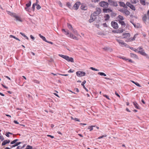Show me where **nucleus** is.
<instances>
[{
  "instance_id": "f257e3e1",
  "label": "nucleus",
  "mask_w": 149,
  "mask_h": 149,
  "mask_svg": "<svg viewBox=\"0 0 149 149\" xmlns=\"http://www.w3.org/2000/svg\"><path fill=\"white\" fill-rule=\"evenodd\" d=\"M7 12L8 15L13 16V17H15L17 21H18L20 22H22V21L21 18L19 16H17L16 14L12 13L9 11H7Z\"/></svg>"
},
{
  "instance_id": "f03ea898",
  "label": "nucleus",
  "mask_w": 149,
  "mask_h": 149,
  "mask_svg": "<svg viewBox=\"0 0 149 149\" xmlns=\"http://www.w3.org/2000/svg\"><path fill=\"white\" fill-rule=\"evenodd\" d=\"M66 34L68 37H70L71 38L77 40H79L78 38L76 36H74L71 33H70L69 32L68 30H67V31H66Z\"/></svg>"
},
{
  "instance_id": "7ed1b4c3",
  "label": "nucleus",
  "mask_w": 149,
  "mask_h": 149,
  "mask_svg": "<svg viewBox=\"0 0 149 149\" xmlns=\"http://www.w3.org/2000/svg\"><path fill=\"white\" fill-rule=\"evenodd\" d=\"M109 5L108 3L104 1H102L99 3L100 6L101 7L104 8H108Z\"/></svg>"
},
{
  "instance_id": "20e7f679",
  "label": "nucleus",
  "mask_w": 149,
  "mask_h": 149,
  "mask_svg": "<svg viewBox=\"0 0 149 149\" xmlns=\"http://www.w3.org/2000/svg\"><path fill=\"white\" fill-rule=\"evenodd\" d=\"M101 12V10L99 8H96V11L93 13V15L94 17L98 15Z\"/></svg>"
},
{
  "instance_id": "39448f33",
  "label": "nucleus",
  "mask_w": 149,
  "mask_h": 149,
  "mask_svg": "<svg viewBox=\"0 0 149 149\" xmlns=\"http://www.w3.org/2000/svg\"><path fill=\"white\" fill-rule=\"evenodd\" d=\"M77 75L78 77L84 76L86 75V73L82 71H78L76 72Z\"/></svg>"
},
{
  "instance_id": "423d86ee",
  "label": "nucleus",
  "mask_w": 149,
  "mask_h": 149,
  "mask_svg": "<svg viewBox=\"0 0 149 149\" xmlns=\"http://www.w3.org/2000/svg\"><path fill=\"white\" fill-rule=\"evenodd\" d=\"M119 11L125 14L126 16L130 14V12L127 10L125 9H121L119 10Z\"/></svg>"
},
{
  "instance_id": "0eeeda50",
  "label": "nucleus",
  "mask_w": 149,
  "mask_h": 149,
  "mask_svg": "<svg viewBox=\"0 0 149 149\" xmlns=\"http://www.w3.org/2000/svg\"><path fill=\"white\" fill-rule=\"evenodd\" d=\"M108 1L110 5L111 6L116 7L118 5L116 1H115L112 0H108Z\"/></svg>"
},
{
  "instance_id": "6e6552de",
  "label": "nucleus",
  "mask_w": 149,
  "mask_h": 149,
  "mask_svg": "<svg viewBox=\"0 0 149 149\" xmlns=\"http://www.w3.org/2000/svg\"><path fill=\"white\" fill-rule=\"evenodd\" d=\"M117 41L119 43V44L121 45L122 46H125L128 47V46L126 43L124 42L123 41L120 40H117Z\"/></svg>"
},
{
  "instance_id": "1a4fd4ad",
  "label": "nucleus",
  "mask_w": 149,
  "mask_h": 149,
  "mask_svg": "<svg viewBox=\"0 0 149 149\" xmlns=\"http://www.w3.org/2000/svg\"><path fill=\"white\" fill-rule=\"evenodd\" d=\"M126 5L127 6L129 7L131 9L134 10H136L134 6L132 5L131 3L128 2H127L126 3Z\"/></svg>"
},
{
  "instance_id": "9d476101",
  "label": "nucleus",
  "mask_w": 149,
  "mask_h": 149,
  "mask_svg": "<svg viewBox=\"0 0 149 149\" xmlns=\"http://www.w3.org/2000/svg\"><path fill=\"white\" fill-rule=\"evenodd\" d=\"M111 24L112 26L115 29H117L118 27V24L116 22L112 21L111 22Z\"/></svg>"
},
{
  "instance_id": "9b49d317",
  "label": "nucleus",
  "mask_w": 149,
  "mask_h": 149,
  "mask_svg": "<svg viewBox=\"0 0 149 149\" xmlns=\"http://www.w3.org/2000/svg\"><path fill=\"white\" fill-rule=\"evenodd\" d=\"M66 60L69 62H71L72 63L74 62L73 58L71 57H70L67 56H66Z\"/></svg>"
},
{
  "instance_id": "f8f14e48",
  "label": "nucleus",
  "mask_w": 149,
  "mask_h": 149,
  "mask_svg": "<svg viewBox=\"0 0 149 149\" xmlns=\"http://www.w3.org/2000/svg\"><path fill=\"white\" fill-rule=\"evenodd\" d=\"M130 34L129 33H125L123 34V37L122 38H128L130 37Z\"/></svg>"
},
{
  "instance_id": "ddd939ff",
  "label": "nucleus",
  "mask_w": 149,
  "mask_h": 149,
  "mask_svg": "<svg viewBox=\"0 0 149 149\" xmlns=\"http://www.w3.org/2000/svg\"><path fill=\"white\" fill-rule=\"evenodd\" d=\"M80 4L81 3L79 1H77L74 4L73 7L75 8V9L77 10L78 8L79 7Z\"/></svg>"
},
{
  "instance_id": "4468645a",
  "label": "nucleus",
  "mask_w": 149,
  "mask_h": 149,
  "mask_svg": "<svg viewBox=\"0 0 149 149\" xmlns=\"http://www.w3.org/2000/svg\"><path fill=\"white\" fill-rule=\"evenodd\" d=\"M105 51L111 52L113 50L111 48H110L109 47H105L102 48Z\"/></svg>"
},
{
  "instance_id": "2eb2a0df",
  "label": "nucleus",
  "mask_w": 149,
  "mask_h": 149,
  "mask_svg": "<svg viewBox=\"0 0 149 149\" xmlns=\"http://www.w3.org/2000/svg\"><path fill=\"white\" fill-rule=\"evenodd\" d=\"M103 12L104 13H109L112 12V10L110 8H103Z\"/></svg>"
},
{
  "instance_id": "dca6fc26",
  "label": "nucleus",
  "mask_w": 149,
  "mask_h": 149,
  "mask_svg": "<svg viewBox=\"0 0 149 149\" xmlns=\"http://www.w3.org/2000/svg\"><path fill=\"white\" fill-rule=\"evenodd\" d=\"M119 3L120 4V6H122L125 8H127V6L122 1H119Z\"/></svg>"
},
{
  "instance_id": "f3484780",
  "label": "nucleus",
  "mask_w": 149,
  "mask_h": 149,
  "mask_svg": "<svg viewBox=\"0 0 149 149\" xmlns=\"http://www.w3.org/2000/svg\"><path fill=\"white\" fill-rule=\"evenodd\" d=\"M93 14L91 15L90 19H89V21L90 23H91L94 21L95 17L94 18L93 17Z\"/></svg>"
},
{
  "instance_id": "a211bd4d",
  "label": "nucleus",
  "mask_w": 149,
  "mask_h": 149,
  "mask_svg": "<svg viewBox=\"0 0 149 149\" xmlns=\"http://www.w3.org/2000/svg\"><path fill=\"white\" fill-rule=\"evenodd\" d=\"M10 142V141L9 140H5L2 142V145L4 146L7 143H9Z\"/></svg>"
},
{
  "instance_id": "6ab92c4d",
  "label": "nucleus",
  "mask_w": 149,
  "mask_h": 149,
  "mask_svg": "<svg viewBox=\"0 0 149 149\" xmlns=\"http://www.w3.org/2000/svg\"><path fill=\"white\" fill-rule=\"evenodd\" d=\"M86 83V81L85 80H84L81 83V85L83 86V88H84L85 90L86 91H87V92H88V90L87 89V88H86L85 86H84V84Z\"/></svg>"
},
{
  "instance_id": "aec40b11",
  "label": "nucleus",
  "mask_w": 149,
  "mask_h": 149,
  "mask_svg": "<svg viewBox=\"0 0 149 149\" xmlns=\"http://www.w3.org/2000/svg\"><path fill=\"white\" fill-rule=\"evenodd\" d=\"M21 143V142H16L15 144L13 145H12L10 146L11 148H13L14 147H15L18 146V145H19Z\"/></svg>"
},
{
  "instance_id": "412c9836",
  "label": "nucleus",
  "mask_w": 149,
  "mask_h": 149,
  "mask_svg": "<svg viewBox=\"0 0 149 149\" xmlns=\"http://www.w3.org/2000/svg\"><path fill=\"white\" fill-rule=\"evenodd\" d=\"M138 52L140 53L141 54L144 56H146L147 55V54L143 50L139 51Z\"/></svg>"
},
{
  "instance_id": "4be33fe9",
  "label": "nucleus",
  "mask_w": 149,
  "mask_h": 149,
  "mask_svg": "<svg viewBox=\"0 0 149 149\" xmlns=\"http://www.w3.org/2000/svg\"><path fill=\"white\" fill-rule=\"evenodd\" d=\"M117 18L118 19V21L123 20L124 19L123 17L120 15H119L118 16Z\"/></svg>"
},
{
  "instance_id": "5701e85b",
  "label": "nucleus",
  "mask_w": 149,
  "mask_h": 149,
  "mask_svg": "<svg viewBox=\"0 0 149 149\" xmlns=\"http://www.w3.org/2000/svg\"><path fill=\"white\" fill-rule=\"evenodd\" d=\"M67 26L68 28L69 29L70 31H72L73 30V28L72 27V25L69 23H67Z\"/></svg>"
},
{
  "instance_id": "b1692460",
  "label": "nucleus",
  "mask_w": 149,
  "mask_h": 149,
  "mask_svg": "<svg viewBox=\"0 0 149 149\" xmlns=\"http://www.w3.org/2000/svg\"><path fill=\"white\" fill-rule=\"evenodd\" d=\"M104 18H105V21H107L108 20H109L110 18L108 14H106L104 16Z\"/></svg>"
},
{
  "instance_id": "393cba45",
  "label": "nucleus",
  "mask_w": 149,
  "mask_h": 149,
  "mask_svg": "<svg viewBox=\"0 0 149 149\" xmlns=\"http://www.w3.org/2000/svg\"><path fill=\"white\" fill-rule=\"evenodd\" d=\"M118 22L119 24H120L123 27H125V24L123 20H121L120 21H118Z\"/></svg>"
},
{
  "instance_id": "a878e982",
  "label": "nucleus",
  "mask_w": 149,
  "mask_h": 149,
  "mask_svg": "<svg viewBox=\"0 0 149 149\" xmlns=\"http://www.w3.org/2000/svg\"><path fill=\"white\" fill-rule=\"evenodd\" d=\"M133 104L136 109H139L138 104L136 102H133Z\"/></svg>"
},
{
  "instance_id": "bb28decb",
  "label": "nucleus",
  "mask_w": 149,
  "mask_h": 149,
  "mask_svg": "<svg viewBox=\"0 0 149 149\" xmlns=\"http://www.w3.org/2000/svg\"><path fill=\"white\" fill-rule=\"evenodd\" d=\"M123 31V29L119 28L116 31V33H122Z\"/></svg>"
},
{
  "instance_id": "cd10ccee",
  "label": "nucleus",
  "mask_w": 149,
  "mask_h": 149,
  "mask_svg": "<svg viewBox=\"0 0 149 149\" xmlns=\"http://www.w3.org/2000/svg\"><path fill=\"white\" fill-rule=\"evenodd\" d=\"M148 18V16L147 15V14H145L144 15V16L143 17V20L144 22H146V19L147 18Z\"/></svg>"
},
{
  "instance_id": "c85d7f7f",
  "label": "nucleus",
  "mask_w": 149,
  "mask_h": 149,
  "mask_svg": "<svg viewBox=\"0 0 149 149\" xmlns=\"http://www.w3.org/2000/svg\"><path fill=\"white\" fill-rule=\"evenodd\" d=\"M130 54V56L132 57L135 58H138L137 56L135 54L131 53Z\"/></svg>"
},
{
  "instance_id": "c756f323",
  "label": "nucleus",
  "mask_w": 149,
  "mask_h": 149,
  "mask_svg": "<svg viewBox=\"0 0 149 149\" xmlns=\"http://www.w3.org/2000/svg\"><path fill=\"white\" fill-rule=\"evenodd\" d=\"M145 1L146 0H139L140 3L141 5L143 6L146 5Z\"/></svg>"
},
{
  "instance_id": "7c9ffc66",
  "label": "nucleus",
  "mask_w": 149,
  "mask_h": 149,
  "mask_svg": "<svg viewBox=\"0 0 149 149\" xmlns=\"http://www.w3.org/2000/svg\"><path fill=\"white\" fill-rule=\"evenodd\" d=\"M39 36L42 39L43 41L45 42L47 40H46V38L45 37L41 35L40 34H39Z\"/></svg>"
},
{
  "instance_id": "2f4dec72",
  "label": "nucleus",
  "mask_w": 149,
  "mask_h": 149,
  "mask_svg": "<svg viewBox=\"0 0 149 149\" xmlns=\"http://www.w3.org/2000/svg\"><path fill=\"white\" fill-rule=\"evenodd\" d=\"M135 40V39L134 38H129V39L126 40L125 41L126 42H131V41H132L133 40Z\"/></svg>"
},
{
  "instance_id": "473e14b6",
  "label": "nucleus",
  "mask_w": 149,
  "mask_h": 149,
  "mask_svg": "<svg viewBox=\"0 0 149 149\" xmlns=\"http://www.w3.org/2000/svg\"><path fill=\"white\" fill-rule=\"evenodd\" d=\"M98 74H99V75H100L101 76H106V74H105L104 73H103V72H99L98 73Z\"/></svg>"
},
{
  "instance_id": "72a5a7b5",
  "label": "nucleus",
  "mask_w": 149,
  "mask_h": 149,
  "mask_svg": "<svg viewBox=\"0 0 149 149\" xmlns=\"http://www.w3.org/2000/svg\"><path fill=\"white\" fill-rule=\"evenodd\" d=\"M10 38H14V39H15L16 40H17L19 41H20V40L18 38L12 35H10Z\"/></svg>"
},
{
  "instance_id": "f704fd0d",
  "label": "nucleus",
  "mask_w": 149,
  "mask_h": 149,
  "mask_svg": "<svg viewBox=\"0 0 149 149\" xmlns=\"http://www.w3.org/2000/svg\"><path fill=\"white\" fill-rule=\"evenodd\" d=\"M20 34L24 37H25L26 39L28 40H29V38L26 36L24 33H23L22 32H20Z\"/></svg>"
},
{
  "instance_id": "c9c22d12",
  "label": "nucleus",
  "mask_w": 149,
  "mask_h": 149,
  "mask_svg": "<svg viewBox=\"0 0 149 149\" xmlns=\"http://www.w3.org/2000/svg\"><path fill=\"white\" fill-rule=\"evenodd\" d=\"M36 5V3H33L32 7V10L33 11H34L35 9V6Z\"/></svg>"
},
{
  "instance_id": "e433bc0d",
  "label": "nucleus",
  "mask_w": 149,
  "mask_h": 149,
  "mask_svg": "<svg viewBox=\"0 0 149 149\" xmlns=\"http://www.w3.org/2000/svg\"><path fill=\"white\" fill-rule=\"evenodd\" d=\"M93 127H95V126H93V125L89 126L88 127V129H89L90 131H91L93 130Z\"/></svg>"
},
{
  "instance_id": "4c0bfd02",
  "label": "nucleus",
  "mask_w": 149,
  "mask_h": 149,
  "mask_svg": "<svg viewBox=\"0 0 149 149\" xmlns=\"http://www.w3.org/2000/svg\"><path fill=\"white\" fill-rule=\"evenodd\" d=\"M111 17H115L116 15V14L114 12H113V11H112V12H111Z\"/></svg>"
},
{
  "instance_id": "58836bf2",
  "label": "nucleus",
  "mask_w": 149,
  "mask_h": 149,
  "mask_svg": "<svg viewBox=\"0 0 149 149\" xmlns=\"http://www.w3.org/2000/svg\"><path fill=\"white\" fill-rule=\"evenodd\" d=\"M31 4V1H29V3L27 4H26V6H27V7H30Z\"/></svg>"
},
{
  "instance_id": "ea45409f",
  "label": "nucleus",
  "mask_w": 149,
  "mask_h": 149,
  "mask_svg": "<svg viewBox=\"0 0 149 149\" xmlns=\"http://www.w3.org/2000/svg\"><path fill=\"white\" fill-rule=\"evenodd\" d=\"M130 48L132 50H133L135 52H138V49H134V48H133V47H130Z\"/></svg>"
},
{
  "instance_id": "a19ab883",
  "label": "nucleus",
  "mask_w": 149,
  "mask_h": 149,
  "mask_svg": "<svg viewBox=\"0 0 149 149\" xmlns=\"http://www.w3.org/2000/svg\"><path fill=\"white\" fill-rule=\"evenodd\" d=\"M90 69L93 70H94V71H98L99 70V69H96L93 67H91L90 68Z\"/></svg>"
},
{
  "instance_id": "79ce46f5",
  "label": "nucleus",
  "mask_w": 149,
  "mask_h": 149,
  "mask_svg": "<svg viewBox=\"0 0 149 149\" xmlns=\"http://www.w3.org/2000/svg\"><path fill=\"white\" fill-rule=\"evenodd\" d=\"M72 31H73V33L76 35L77 36H78V34L77 32V31L76 30H72Z\"/></svg>"
},
{
  "instance_id": "37998d69",
  "label": "nucleus",
  "mask_w": 149,
  "mask_h": 149,
  "mask_svg": "<svg viewBox=\"0 0 149 149\" xmlns=\"http://www.w3.org/2000/svg\"><path fill=\"white\" fill-rule=\"evenodd\" d=\"M36 6H37L36 8L38 10H39L41 8V6L39 4H37Z\"/></svg>"
},
{
  "instance_id": "c03bdc74",
  "label": "nucleus",
  "mask_w": 149,
  "mask_h": 149,
  "mask_svg": "<svg viewBox=\"0 0 149 149\" xmlns=\"http://www.w3.org/2000/svg\"><path fill=\"white\" fill-rule=\"evenodd\" d=\"M67 6L70 8L71 7V6L69 2L67 3Z\"/></svg>"
},
{
  "instance_id": "a18cd8bd",
  "label": "nucleus",
  "mask_w": 149,
  "mask_h": 149,
  "mask_svg": "<svg viewBox=\"0 0 149 149\" xmlns=\"http://www.w3.org/2000/svg\"><path fill=\"white\" fill-rule=\"evenodd\" d=\"M107 136V135H102V136H100V137H99L98 138V139H101V138H103V137H106Z\"/></svg>"
},
{
  "instance_id": "49530a36",
  "label": "nucleus",
  "mask_w": 149,
  "mask_h": 149,
  "mask_svg": "<svg viewBox=\"0 0 149 149\" xmlns=\"http://www.w3.org/2000/svg\"><path fill=\"white\" fill-rule=\"evenodd\" d=\"M59 56L63 58L64 59H65V55H63L62 54H59Z\"/></svg>"
},
{
  "instance_id": "de8ad7c7",
  "label": "nucleus",
  "mask_w": 149,
  "mask_h": 149,
  "mask_svg": "<svg viewBox=\"0 0 149 149\" xmlns=\"http://www.w3.org/2000/svg\"><path fill=\"white\" fill-rule=\"evenodd\" d=\"M103 96L104 97H106L107 99H108L109 100H110V98H109V96L107 95H103Z\"/></svg>"
},
{
  "instance_id": "09e8293b",
  "label": "nucleus",
  "mask_w": 149,
  "mask_h": 149,
  "mask_svg": "<svg viewBox=\"0 0 149 149\" xmlns=\"http://www.w3.org/2000/svg\"><path fill=\"white\" fill-rule=\"evenodd\" d=\"M33 81L35 83H37V84H38L39 83V81H37V80H33Z\"/></svg>"
},
{
  "instance_id": "8fccbe9b",
  "label": "nucleus",
  "mask_w": 149,
  "mask_h": 149,
  "mask_svg": "<svg viewBox=\"0 0 149 149\" xmlns=\"http://www.w3.org/2000/svg\"><path fill=\"white\" fill-rule=\"evenodd\" d=\"M16 142H15V140H14L13 141H11L10 142V144H13L15 143Z\"/></svg>"
},
{
  "instance_id": "3c124183",
  "label": "nucleus",
  "mask_w": 149,
  "mask_h": 149,
  "mask_svg": "<svg viewBox=\"0 0 149 149\" xmlns=\"http://www.w3.org/2000/svg\"><path fill=\"white\" fill-rule=\"evenodd\" d=\"M135 84L136 86H138L139 87H141V85L138 83H137V82H136V83Z\"/></svg>"
},
{
  "instance_id": "603ef678",
  "label": "nucleus",
  "mask_w": 149,
  "mask_h": 149,
  "mask_svg": "<svg viewBox=\"0 0 149 149\" xmlns=\"http://www.w3.org/2000/svg\"><path fill=\"white\" fill-rule=\"evenodd\" d=\"M93 2L96 3V2H98L99 1V0H91Z\"/></svg>"
},
{
  "instance_id": "864d4df0",
  "label": "nucleus",
  "mask_w": 149,
  "mask_h": 149,
  "mask_svg": "<svg viewBox=\"0 0 149 149\" xmlns=\"http://www.w3.org/2000/svg\"><path fill=\"white\" fill-rule=\"evenodd\" d=\"M47 136L50 137L52 139H53V138H54V136L51 135H47Z\"/></svg>"
},
{
  "instance_id": "5fc2aeb1",
  "label": "nucleus",
  "mask_w": 149,
  "mask_h": 149,
  "mask_svg": "<svg viewBox=\"0 0 149 149\" xmlns=\"http://www.w3.org/2000/svg\"><path fill=\"white\" fill-rule=\"evenodd\" d=\"M115 94L116 96H117L119 97H120V95L116 92H115Z\"/></svg>"
},
{
  "instance_id": "6e6d98bb",
  "label": "nucleus",
  "mask_w": 149,
  "mask_h": 149,
  "mask_svg": "<svg viewBox=\"0 0 149 149\" xmlns=\"http://www.w3.org/2000/svg\"><path fill=\"white\" fill-rule=\"evenodd\" d=\"M2 85L3 86V87L4 88H6V89H8V88L6 86L4 85H3V84H2Z\"/></svg>"
},
{
  "instance_id": "4d7b16f0",
  "label": "nucleus",
  "mask_w": 149,
  "mask_h": 149,
  "mask_svg": "<svg viewBox=\"0 0 149 149\" xmlns=\"http://www.w3.org/2000/svg\"><path fill=\"white\" fill-rule=\"evenodd\" d=\"M74 120L75 121H79V122L80 121L79 119L77 118H75L74 119Z\"/></svg>"
},
{
  "instance_id": "13d9d810",
  "label": "nucleus",
  "mask_w": 149,
  "mask_h": 149,
  "mask_svg": "<svg viewBox=\"0 0 149 149\" xmlns=\"http://www.w3.org/2000/svg\"><path fill=\"white\" fill-rule=\"evenodd\" d=\"M6 135L8 137H9L10 136L9 134L8 133V132H7L6 133Z\"/></svg>"
},
{
  "instance_id": "bf43d9fd",
  "label": "nucleus",
  "mask_w": 149,
  "mask_h": 149,
  "mask_svg": "<svg viewBox=\"0 0 149 149\" xmlns=\"http://www.w3.org/2000/svg\"><path fill=\"white\" fill-rule=\"evenodd\" d=\"M74 70H72L71 69H70V70H69L68 71V72H69V73H70V72H74Z\"/></svg>"
},
{
  "instance_id": "052dcab7",
  "label": "nucleus",
  "mask_w": 149,
  "mask_h": 149,
  "mask_svg": "<svg viewBox=\"0 0 149 149\" xmlns=\"http://www.w3.org/2000/svg\"><path fill=\"white\" fill-rule=\"evenodd\" d=\"M46 42L49 43L50 44H53V43L52 42H49L47 41V40L46 41Z\"/></svg>"
},
{
  "instance_id": "680f3d73",
  "label": "nucleus",
  "mask_w": 149,
  "mask_h": 149,
  "mask_svg": "<svg viewBox=\"0 0 149 149\" xmlns=\"http://www.w3.org/2000/svg\"><path fill=\"white\" fill-rule=\"evenodd\" d=\"M30 37L33 40L34 39V38L32 35H31Z\"/></svg>"
},
{
  "instance_id": "e2e57ef3",
  "label": "nucleus",
  "mask_w": 149,
  "mask_h": 149,
  "mask_svg": "<svg viewBox=\"0 0 149 149\" xmlns=\"http://www.w3.org/2000/svg\"><path fill=\"white\" fill-rule=\"evenodd\" d=\"M14 122L15 124H19V123L18 122L17 120H14Z\"/></svg>"
},
{
  "instance_id": "0e129e2a",
  "label": "nucleus",
  "mask_w": 149,
  "mask_h": 149,
  "mask_svg": "<svg viewBox=\"0 0 149 149\" xmlns=\"http://www.w3.org/2000/svg\"><path fill=\"white\" fill-rule=\"evenodd\" d=\"M75 90L77 92H79V90L78 89V88H75Z\"/></svg>"
},
{
  "instance_id": "69168bd1",
  "label": "nucleus",
  "mask_w": 149,
  "mask_h": 149,
  "mask_svg": "<svg viewBox=\"0 0 149 149\" xmlns=\"http://www.w3.org/2000/svg\"><path fill=\"white\" fill-rule=\"evenodd\" d=\"M103 25L104 27H107V24L106 23H104L103 24Z\"/></svg>"
},
{
  "instance_id": "338daca9",
  "label": "nucleus",
  "mask_w": 149,
  "mask_h": 149,
  "mask_svg": "<svg viewBox=\"0 0 149 149\" xmlns=\"http://www.w3.org/2000/svg\"><path fill=\"white\" fill-rule=\"evenodd\" d=\"M0 95L3 96H4L5 95L4 94L1 92H0Z\"/></svg>"
},
{
  "instance_id": "774afa93",
  "label": "nucleus",
  "mask_w": 149,
  "mask_h": 149,
  "mask_svg": "<svg viewBox=\"0 0 149 149\" xmlns=\"http://www.w3.org/2000/svg\"><path fill=\"white\" fill-rule=\"evenodd\" d=\"M59 4L60 6L62 7V4L60 2H59Z\"/></svg>"
}]
</instances>
